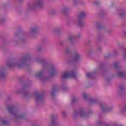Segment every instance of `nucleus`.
Instances as JSON below:
<instances>
[{"label":"nucleus","instance_id":"f03ea898","mask_svg":"<svg viewBox=\"0 0 126 126\" xmlns=\"http://www.w3.org/2000/svg\"><path fill=\"white\" fill-rule=\"evenodd\" d=\"M41 1H39L38 3H37V5H40V4H41Z\"/></svg>","mask_w":126,"mask_h":126},{"label":"nucleus","instance_id":"7ed1b4c3","mask_svg":"<svg viewBox=\"0 0 126 126\" xmlns=\"http://www.w3.org/2000/svg\"><path fill=\"white\" fill-rule=\"evenodd\" d=\"M78 58V55H77V56H76V59H77Z\"/></svg>","mask_w":126,"mask_h":126},{"label":"nucleus","instance_id":"20e7f679","mask_svg":"<svg viewBox=\"0 0 126 126\" xmlns=\"http://www.w3.org/2000/svg\"><path fill=\"white\" fill-rule=\"evenodd\" d=\"M34 32V30H32V32Z\"/></svg>","mask_w":126,"mask_h":126},{"label":"nucleus","instance_id":"f257e3e1","mask_svg":"<svg viewBox=\"0 0 126 126\" xmlns=\"http://www.w3.org/2000/svg\"><path fill=\"white\" fill-rule=\"evenodd\" d=\"M75 76V74L73 72L71 73H65L62 75V77L63 78H68L69 77H74Z\"/></svg>","mask_w":126,"mask_h":126},{"label":"nucleus","instance_id":"423d86ee","mask_svg":"<svg viewBox=\"0 0 126 126\" xmlns=\"http://www.w3.org/2000/svg\"><path fill=\"white\" fill-rule=\"evenodd\" d=\"M87 75V76H89V75L88 74Z\"/></svg>","mask_w":126,"mask_h":126},{"label":"nucleus","instance_id":"39448f33","mask_svg":"<svg viewBox=\"0 0 126 126\" xmlns=\"http://www.w3.org/2000/svg\"><path fill=\"white\" fill-rule=\"evenodd\" d=\"M120 75H123V73H121V74H120Z\"/></svg>","mask_w":126,"mask_h":126}]
</instances>
